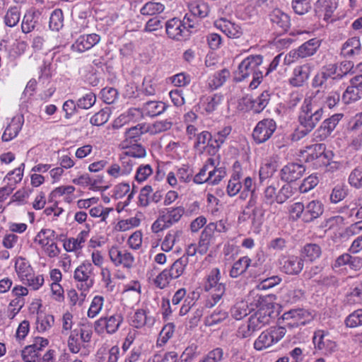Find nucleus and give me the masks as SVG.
Returning a JSON list of instances; mask_svg holds the SVG:
<instances>
[{
  "label": "nucleus",
  "instance_id": "f257e3e1",
  "mask_svg": "<svg viewBox=\"0 0 362 362\" xmlns=\"http://www.w3.org/2000/svg\"><path fill=\"white\" fill-rule=\"evenodd\" d=\"M320 95L317 90L313 95L304 99L298 115L299 128L293 134L295 139L298 140L308 135L322 119L324 102Z\"/></svg>",
  "mask_w": 362,
  "mask_h": 362
},
{
  "label": "nucleus",
  "instance_id": "f03ea898",
  "mask_svg": "<svg viewBox=\"0 0 362 362\" xmlns=\"http://www.w3.org/2000/svg\"><path fill=\"white\" fill-rule=\"evenodd\" d=\"M263 59L259 54L250 55L244 59L238 66L235 78L237 81H242L252 76V80L250 83L252 89L256 88L262 82L263 73L259 70Z\"/></svg>",
  "mask_w": 362,
  "mask_h": 362
},
{
  "label": "nucleus",
  "instance_id": "7ed1b4c3",
  "mask_svg": "<svg viewBox=\"0 0 362 362\" xmlns=\"http://www.w3.org/2000/svg\"><path fill=\"white\" fill-rule=\"evenodd\" d=\"M221 272L216 268L209 272L204 283V291L207 293L205 306L213 308L223 298L226 292V284L220 282Z\"/></svg>",
  "mask_w": 362,
  "mask_h": 362
},
{
  "label": "nucleus",
  "instance_id": "20e7f679",
  "mask_svg": "<svg viewBox=\"0 0 362 362\" xmlns=\"http://www.w3.org/2000/svg\"><path fill=\"white\" fill-rule=\"evenodd\" d=\"M286 330L283 326L271 327L261 332L254 342L257 351L270 348L280 341L285 336Z\"/></svg>",
  "mask_w": 362,
  "mask_h": 362
},
{
  "label": "nucleus",
  "instance_id": "39448f33",
  "mask_svg": "<svg viewBox=\"0 0 362 362\" xmlns=\"http://www.w3.org/2000/svg\"><path fill=\"white\" fill-rule=\"evenodd\" d=\"M123 321L124 317L120 313L106 314L95 321L94 329L100 335L105 334L112 335L119 330Z\"/></svg>",
  "mask_w": 362,
  "mask_h": 362
},
{
  "label": "nucleus",
  "instance_id": "423d86ee",
  "mask_svg": "<svg viewBox=\"0 0 362 362\" xmlns=\"http://www.w3.org/2000/svg\"><path fill=\"white\" fill-rule=\"evenodd\" d=\"M313 344L315 351L324 356H330L337 351L338 344L329 332L324 329H317L314 332Z\"/></svg>",
  "mask_w": 362,
  "mask_h": 362
},
{
  "label": "nucleus",
  "instance_id": "0eeeda50",
  "mask_svg": "<svg viewBox=\"0 0 362 362\" xmlns=\"http://www.w3.org/2000/svg\"><path fill=\"white\" fill-rule=\"evenodd\" d=\"M93 266L88 261L77 267L74 274V279L78 282L77 287L83 291H88L93 286Z\"/></svg>",
  "mask_w": 362,
  "mask_h": 362
},
{
  "label": "nucleus",
  "instance_id": "6e6552de",
  "mask_svg": "<svg viewBox=\"0 0 362 362\" xmlns=\"http://www.w3.org/2000/svg\"><path fill=\"white\" fill-rule=\"evenodd\" d=\"M188 8L191 15L185 14L182 19V28L189 33L193 31L190 29H194L197 25V17L204 18L208 14V8L204 4L197 1H193L188 4Z\"/></svg>",
  "mask_w": 362,
  "mask_h": 362
},
{
  "label": "nucleus",
  "instance_id": "1a4fd4ad",
  "mask_svg": "<svg viewBox=\"0 0 362 362\" xmlns=\"http://www.w3.org/2000/svg\"><path fill=\"white\" fill-rule=\"evenodd\" d=\"M312 319L313 315L309 311L303 308L292 309L282 315L280 323L290 328H293L305 325Z\"/></svg>",
  "mask_w": 362,
  "mask_h": 362
},
{
  "label": "nucleus",
  "instance_id": "9d476101",
  "mask_svg": "<svg viewBox=\"0 0 362 362\" xmlns=\"http://www.w3.org/2000/svg\"><path fill=\"white\" fill-rule=\"evenodd\" d=\"M325 145L323 144H315L305 147V149L301 151V156L305 162H314L313 165L317 168L322 163L327 164L325 160L327 159V153L325 152Z\"/></svg>",
  "mask_w": 362,
  "mask_h": 362
},
{
  "label": "nucleus",
  "instance_id": "9b49d317",
  "mask_svg": "<svg viewBox=\"0 0 362 362\" xmlns=\"http://www.w3.org/2000/svg\"><path fill=\"white\" fill-rule=\"evenodd\" d=\"M276 129V123L273 119H264L256 124L252 137L257 144H262L269 140Z\"/></svg>",
  "mask_w": 362,
  "mask_h": 362
},
{
  "label": "nucleus",
  "instance_id": "f8f14e48",
  "mask_svg": "<svg viewBox=\"0 0 362 362\" xmlns=\"http://www.w3.org/2000/svg\"><path fill=\"white\" fill-rule=\"evenodd\" d=\"M337 81L336 68L334 64H330L323 66L316 74L312 80V86L313 88L324 87L327 88L331 87Z\"/></svg>",
  "mask_w": 362,
  "mask_h": 362
},
{
  "label": "nucleus",
  "instance_id": "ddd939ff",
  "mask_svg": "<svg viewBox=\"0 0 362 362\" xmlns=\"http://www.w3.org/2000/svg\"><path fill=\"white\" fill-rule=\"evenodd\" d=\"M109 257L115 267L122 266L130 269L134 264V255L126 249H119L117 247H112L109 250Z\"/></svg>",
  "mask_w": 362,
  "mask_h": 362
},
{
  "label": "nucleus",
  "instance_id": "4468645a",
  "mask_svg": "<svg viewBox=\"0 0 362 362\" xmlns=\"http://www.w3.org/2000/svg\"><path fill=\"white\" fill-rule=\"evenodd\" d=\"M320 46V41L317 38H313L301 45L298 49L289 52L286 58H292L291 62L299 58H306L313 56Z\"/></svg>",
  "mask_w": 362,
  "mask_h": 362
},
{
  "label": "nucleus",
  "instance_id": "2eb2a0df",
  "mask_svg": "<svg viewBox=\"0 0 362 362\" xmlns=\"http://www.w3.org/2000/svg\"><path fill=\"white\" fill-rule=\"evenodd\" d=\"M342 117V114H334L325 119L315 131L313 134L315 138L320 141L325 140L332 134Z\"/></svg>",
  "mask_w": 362,
  "mask_h": 362
},
{
  "label": "nucleus",
  "instance_id": "dca6fc26",
  "mask_svg": "<svg viewBox=\"0 0 362 362\" xmlns=\"http://www.w3.org/2000/svg\"><path fill=\"white\" fill-rule=\"evenodd\" d=\"M305 171V168L302 164L290 163L281 169L279 177L282 181L289 183L300 179Z\"/></svg>",
  "mask_w": 362,
  "mask_h": 362
},
{
  "label": "nucleus",
  "instance_id": "f3484780",
  "mask_svg": "<svg viewBox=\"0 0 362 362\" xmlns=\"http://www.w3.org/2000/svg\"><path fill=\"white\" fill-rule=\"evenodd\" d=\"M100 40V35L96 33L80 35L72 44L71 49L74 52L83 53L98 44Z\"/></svg>",
  "mask_w": 362,
  "mask_h": 362
},
{
  "label": "nucleus",
  "instance_id": "a211bd4d",
  "mask_svg": "<svg viewBox=\"0 0 362 362\" xmlns=\"http://www.w3.org/2000/svg\"><path fill=\"white\" fill-rule=\"evenodd\" d=\"M272 313L271 308L268 305L262 306L250 317L247 322L253 330L257 332L266 325L269 324Z\"/></svg>",
  "mask_w": 362,
  "mask_h": 362
},
{
  "label": "nucleus",
  "instance_id": "6ab92c4d",
  "mask_svg": "<svg viewBox=\"0 0 362 362\" xmlns=\"http://www.w3.org/2000/svg\"><path fill=\"white\" fill-rule=\"evenodd\" d=\"M311 73V66L305 64L296 66L293 70L292 76L289 78V84L294 87H300L308 79Z\"/></svg>",
  "mask_w": 362,
  "mask_h": 362
},
{
  "label": "nucleus",
  "instance_id": "aec40b11",
  "mask_svg": "<svg viewBox=\"0 0 362 362\" xmlns=\"http://www.w3.org/2000/svg\"><path fill=\"white\" fill-rule=\"evenodd\" d=\"M337 5V0H317L315 4V11L319 17H322L325 21H328Z\"/></svg>",
  "mask_w": 362,
  "mask_h": 362
},
{
  "label": "nucleus",
  "instance_id": "412c9836",
  "mask_svg": "<svg viewBox=\"0 0 362 362\" xmlns=\"http://www.w3.org/2000/svg\"><path fill=\"white\" fill-rule=\"evenodd\" d=\"M351 254L346 252L339 255L333 264V268L336 269L347 265L352 270H360L362 268V257L351 256Z\"/></svg>",
  "mask_w": 362,
  "mask_h": 362
},
{
  "label": "nucleus",
  "instance_id": "4be33fe9",
  "mask_svg": "<svg viewBox=\"0 0 362 362\" xmlns=\"http://www.w3.org/2000/svg\"><path fill=\"white\" fill-rule=\"evenodd\" d=\"M214 24L217 29L221 30L230 38H238L243 35V29L239 25L226 19L217 20Z\"/></svg>",
  "mask_w": 362,
  "mask_h": 362
},
{
  "label": "nucleus",
  "instance_id": "5701e85b",
  "mask_svg": "<svg viewBox=\"0 0 362 362\" xmlns=\"http://www.w3.org/2000/svg\"><path fill=\"white\" fill-rule=\"evenodd\" d=\"M23 122L24 119L22 115L13 117L6 126L2 134V140L4 141H10L13 139L16 138L22 129Z\"/></svg>",
  "mask_w": 362,
  "mask_h": 362
},
{
  "label": "nucleus",
  "instance_id": "b1692460",
  "mask_svg": "<svg viewBox=\"0 0 362 362\" xmlns=\"http://www.w3.org/2000/svg\"><path fill=\"white\" fill-rule=\"evenodd\" d=\"M303 221L310 223L319 218L324 211V205L320 201L312 200L305 205Z\"/></svg>",
  "mask_w": 362,
  "mask_h": 362
},
{
  "label": "nucleus",
  "instance_id": "393cba45",
  "mask_svg": "<svg viewBox=\"0 0 362 362\" xmlns=\"http://www.w3.org/2000/svg\"><path fill=\"white\" fill-rule=\"evenodd\" d=\"M269 19L273 26L276 29H280V32L287 30L291 24L288 15L279 8H275L270 13Z\"/></svg>",
  "mask_w": 362,
  "mask_h": 362
},
{
  "label": "nucleus",
  "instance_id": "a878e982",
  "mask_svg": "<svg viewBox=\"0 0 362 362\" xmlns=\"http://www.w3.org/2000/svg\"><path fill=\"white\" fill-rule=\"evenodd\" d=\"M282 270L287 274H299L303 269V260L297 256H289L281 262Z\"/></svg>",
  "mask_w": 362,
  "mask_h": 362
},
{
  "label": "nucleus",
  "instance_id": "bb28decb",
  "mask_svg": "<svg viewBox=\"0 0 362 362\" xmlns=\"http://www.w3.org/2000/svg\"><path fill=\"white\" fill-rule=\"evenodd\" d=\"M86 226L88 229L81 230L76 238H70L64 240L63 246L66 252L76 251L83 247V244L88 236L90 230L88 226Z\"/></svg>",
  "mask_w": 362,
  "mask_h": 362
},
{
  "label": "nucleus",
  "instance_id": "cd10ccee",
  "mask_svg": "<svg viewBox=\"0 0 362 362\" xmlns=\"http://www.w3.org/2000/svg\"><path fill=\"white\" fill-rule=\"evenodd\" d=\"M145 133H148L147 124L146 123L138 124L136 126L128 128L124 132L125 140L123 143L130 144L132 141L136 142L140 136Z\"/></svg>",
  "mask_w": 362,
  "mask_h": 362
},
{
  "label": "nucleus",
  "instance_id": "c85d7f7f",
  "mask_svg": "<svg viewBox=\"0 0 362 362\" xmlns=\"http://www.w3.org/2000/svg\"><path fill=\"white\" fill-rule=\"evenodd\" d=\"M15 272L20 281L25 277H29L34 270L28 260L22 257H18L15 260Z\"/></svg>",
  "mask_w": 362,
  "mask_h": 362
},
{
  "label": "nucleus",
  "instance_id": "c756f323",
  "mask_svg": "<svg viewBox=\"0 0 362 362\" xmlns=\"http://www.w3.org/2000/svg\"><path fill=\"white\" fill-rule=\"evenodd\" d=\"M145 117H153L162 114L166 109V105L160 101L150 100L145 103L143 106Z\"/></svg>",
  "mask_w": 362,
  "mask_h": 362
},
{
  "label": "nucleus",
  "instance_id": "7c9ffc66",
  "mask_svg": "<svg viewBox=\"0 0 362 362\" xmlns=\"http://www.w3.org/2000/svg\"><path fill=\"white\" fill-rule=\"evenodd\" d=\"M276 163L272 158L265 159L261 164L259 170V182L262 183L265 180L272 177L276 170Z\"/></svg>",
  "mask_w": 362,
  "mask_h": 362
},
{
  "label": "nucleus",
  "instance_id": "2f4dec72",
  "mask_svg": "<svg viewBox=\"0 0 362 362\" xmlns=\"http://www.w3.org/2000/svg\"><path fill=\"white\" fill-rule=\"evenodd\" d=\"M229 76V71L226 69H223L209 77L207 86L211 90H216L223 86Z\"/></svg>",
  "mask_w": 362,
  "mask_h": 362
},
{
  "label": "nucleus",
  "instance_id": "473e14b6",
  "mask_svg": "<svg viewBox=\"0 0 362 362\" xmlns=\"http://www.w3.org/2000/svg\"><path fill=\"white\" fill-rule=\"evenodd\" d=\"M221 100L222 96L218 94L204 96L201 99L199 108L207 113H211L216 110Z\"/></svg>",
  "mask_w": 362,
  "mask_h": 362
},
{
  "label": "nucleus",
  "instance_id": "72a5a7b5",
  "mask_svg": "<svg viewBox=\"0 0 362 362\" xmlns=\"http://www.w3.org/2000/svg\"><path fill=\"white\" fill-rule=\"evenodd\" d=\"M362 97V90L358 84L349 86L342 95V100L346 104H350L358 101Z\"/></svg>",
  "mask_w": 362,
  "mask_h": 362
},
{
  "label": "nucleus",
  "instance_id": "f704fd0d",
  "mask_svg": "<svg viewBox=\"0 0 362 362\" xmlns=\"http://www.w3.org/2000/svg\"><path fill=\"white\" fill-rule=\"evenodd\" d=\"M361 50V42L358 37H354L348 39L341 47V54L344 57H351L358 54Z\"/></svg>",
  "mask_w": 362,
  "mask_h": 362
},
{
  "label": "nucleus",
  "instance_id": "c9c22d12",
  "mask_svg": "<svg viewBox=\"0 0 362 362\" xmlns=\"http://www.w3.org/2000/svg\"><path fill=\"white\" fill-rule=\"evenodd\" d=\"M156 272H148L147 277L148 281L153 284L157 288L163 289L167 286L170 282L168 276L167 269H164L163 272L159 273L156 277H154Z\"/></svg>",
  "mask_w": 362,
  "mask_h": 362
},
{
  "label": "nucleus",
  "instance_id": "e433bc0d",
  "mask_svg": "<svg viewBox=\"0 0 362 362\" xmlns=\"http://www.w3.org/2000/svg\"><path fill=\"white\" fill-rule=\"evenodd\" d=\"M244 214H249V218L251 219V223L255 233H259V228L262 224V219L264 215V210L262 206H255L250 211H244Z\"/></svg>",
  "mask_w": 362,
  "mask_h": 362
},
{
  "label": "nucleus",
  "instance_id": "4c0bfd02",
  "mask_svg": "<svg viewBox=\"0 0 362 362\" xmlns=\"http://www.w3.org/2000/svg\"><path fill=\"white\" fill-rule=\"evenodd\" d=\"M129 143H123L124 151L122 152V154L132 158L133 160H134V158H144L146 156V149L141 144H134L129 146Z\"/></svg>",
  "mask_w": 362,
  "mask_h": 362
},
{
  "label": "nucleus",
  "instance_id": "58836bf2",
  "mask_svg": "<svg viewBox=\"0 0 362 362\" xmlns=\"http://www.w3.org/2000/svg\"><path fill=\"white\" fill-rule=\"evenodd\" d=\"M166 33L169 37L179 40L181 36V20L178 18H173L165 23Z\"/></svg>",
  "mask_w": 362,
  "mask_h": 362
},
{
  "label": "nucleus",
  "instance_id": "ea45409f",
  "mask_svg": "<svg viewBox=\"0 0 362 362\" xmlns=\"http://www.w3.org/2000/svg\"><path fill=\"white\" fill-rule=\"evenodd\" d=\"M250 264L251 259L247 256L240 257L233 264L230 271V276L232 278H237L247 270Z\"/></svg>",
  "mask_w": 362,
  "mask_h": 362
},
{
  "label": "nucleus",
  "instance_id": "a19ab883",
  "mask_svg": "<svg viewBox=\"0 0 362 362\" xmlns=\"http://www.w3.org/2000/svg\"><path fill=\"white\" fill-rule=\"evenodd\" d=\"M35 11H27L21 23V30L23 33L28 34L32 32L36 27L37 20Z\"/></svg>",
  "mask_w": 362,
  "mask_h": 362
},
{
  "label": "nucleus",
  "instance_id": "79ce46f5",
  "mask_svg": "<svg viewBox=\"0 0 362 362\" xmlns=\"http://www.w3.org/2000/svg\"><path fill=\"white\" fill-rule=\"evenodd\" d=\"M54 316L44 313H37L36 319V329L39 332H45L53 326Z\"/></svg>",
  "mask_w": 362,
  "mask_h": 362
},
{
  "label": "nucleus",
  "instance_id": "37998d69",
  "mask_svg": "<svg viewBox=\"0 0 362 362\" xmlns=\"http://www.w3.org/2000/svg\"><path fill=\"white\" fill-rule=\"evenodd\" d=\"M21 281L30 289L37 291L43 286L45 279L42 274H36L33 270L29 277H25Z\"/></svg>",
  "mask_w": 362,
  "mask_h": 362
},
{
  "label": "nucleus",
  "instance_id": "c03bdc74",
  "mask_svg": "<svg viewBox=\"0 0 362 362\" xmlns=\"http://www.w3.org/2000/svg\"><path fill=\"white\" fill-rule=\"evenodd\" d=\"M262 203L271 206L274 203L279 204V194L277 188L270 185L266 187L262 194Z\"/></svg>",
  "mask_w": 362,
  "mask_h": 362
},
{
  "label": "nucleus",
  "instance_id": "a18cd8bd",
  "mask_svg": "<svg viewBox=\"0 0 362 362\" xmlns=\"http://www.w3.org/2000/svg\"><path fill=\"white\" fill-rule=\"evenodd\" d=\"M216 163H218L217 160L214 158H209L206 164L200 170L199 173L194 177V182L197 184H202L206 182H209L208 172Z\"/></svg>",
  "mask_w": 362,
  "mask_h": 362
},
{
  "label": "nucleus",
  "instance_id": "49530a36",
  "mask_svg": "<svg viewBox=\"0 0 362 362\" xmlns=\"http://www.w3.org/2000/svg\"><path fill=\"white\" fill-rule=\"evenodd\" d=\"M322 251L320 247L317 244H307L302 250V256L308 261L313 262L319 258Z\"/></svg>",
  "mask_w": 362,
  "mask_h": 362
},
{
  "label": "nucleus",
  "instance_id": "de8ad7c7",
  "mask_svg": "<svg viewBox=\"0 0 362 362\" xmlns=\"http://www.w3.org/2000/svg\"><path fill=\"white\" fill-rule=\"evenodd\" d=\"M250 313L248 303L246 301L240 300L237 302L231 308L230 313L232 317L240 320L247 316Z\"/></svg>",
  "mask_w": 362,
  "mask_h": 362
},
{
  "label": "nucleus",
  "instance_id": "09e8293b",
  "mask_svg": "<svg viewBox=\"0 0 362 362\" xmlns=\"http://www.w3.org/2000/svg\"><path fill=\"white\" fill-rule=\"evenodd\" d=\"M111 110L109 107L103 108L90 118V123L100 127L105 124L110 119Z\"/></svg>",
  "mask_w": 362,
  "mask_h": 362
},
{
  "label": "nucleus",
  "instance_id": "8fccbe9b",
  "mask_svg": "<svg viewBox=\"0 0 362 362\" xmlns=\"http://www.w3.org/2000/svg\"><path fill=\"white\" fill-rule=\"evenodd\" d=\"M165 6L159 2L148 1L140 9L141 14L144 16H153L162 13Z\"/></svg>",
  "mask_w": 362,
  "mask_h": 362
},
{
  "label": "nucleus",
  "instance_id": "3c124183",
  "mask_svg": "<svg viewBox=\"0 0 362 362\" xmlns=\"http://www.w3.org/2000/svg\"><path fill=\"white\" fill-rule=\"evenodd\" d=\"M20 18L21 12L19 8L16 6H13L6 11L4 17V21L7 26L13 28L18 23Z\"/></svg>",
  "mask_w": 362,
  "mask_h": 362
},
{
  "label": "nucleus",
  "instance_id": "603ef678",
  "mask_svg": "<svg viewBox=\"0 0 362 362\" xmlns=\"http://www.w3.org/2000/svg\"><path fill=\"white\" fill-rule=\"evenodd\" d=\"M49 25L51 30L59 31L64 26V15L61 9L54 10L49 18Z\"/></svg>",
  "mask_w": 362,
  "mask_h": 362
},
{
  "label": "nucleus",
  "instance_id": "864d4df0",
  "mask_svg": "<svg viewBox=\"0 0 362 362\" xmlns=\"http://www.w3.org/2000/svg\"><path fill=\"white\" fill-rule=\"evenodd\" d=\"M55 240V232L51 229H42L35 238V242L37 243L41 247Z\"/></svg>",
  "mask_w": 362,
  "mask_h": 362
},
{
  "label": "nucleus",
  "instance_id": "5fc2aeb1",
  "mask_svg": "<svg viewBox=\"0 0 362 362\" xmlns=\"http://www.w3.org/2000/svg\"><path fill=\"white\" fill-rule=\"evenodd\" d=\"M336 68L337 80H340L344 76L348 74H356L354 65L351 61H343L339 65L334 64Z\"/></svg>",
  "mask_w": 362,
  "mask_h": 362
},
{
  "label": "nucleus",
  "instance_id": "6e6d98bb",
  "mask_svg": "<svg viewBox=\"0 0 362 362\" xmlns=\"http://www.w3.org/2000/svg\"><path fill=\"white\" fill-rule=\"evenodd\" d=\"M33 188L23 187L16 192L11 197L9 204L17 203L18 205H23L26 204L27 199L33 192Z\"/></svg>",
  "mask_w": 362,
  "mask_h": 362
},
{
  "label": "nucleus",
  "instance_id": "4d7b16f0",
  "mask_svg": "<svg viewBox=\"0 0 362 362\" xmlns=\"http://www.w3.org/2000/svg\"><path fill=\"white\" fill-rule=\"evenodd\" d=\"M175 331V325L173 323L165 325L160 332L157 339V345L162 346L172 337Z\"/></svg>",
  "mask_w": 362,
  "mask_h": 362
},
{
  "label": "nucleus",
  "instance_id": "13d9d810",
  "mask_svg": "<svg viewBox=\"0 0 362 362\" xmlns=\"http://www.w3.org/2000/svg\"><path fill=\"white\" fill-rule=\"evenodd\" d=\"M104 303V298L102 296H95L90 303L88 310V316L94 318L101 311Z\"/></svg>",
  "mask_w": 362,
  "mask_h": 362
},
{
  "label": "nucleus",
  "instance_id": "bf43d9fd",
  "mask_svg": "<svg viewBox=\"0 0 362 362\" xmlns=\"http://www.w3.org/2000/svg\"><path fill=\"white\" fill-rule=\"evenodd\" d=\"M348 194L347 187L344 185H337L333 189L330 194L332 203L337 204L343 200Z\"/></svg>",
  "mask_w": 362,
  "mask_h": 362
},
{
  "label": "nucleus",
  "instance_id": "052dcab7",
  "mask_svg": "<svg viewBox=\"0 0 362 362\" xmlns=\"http://www.w3.org/2000/svg\"><path fill=\"white\" fill-rule=\"evenodd\" d=\"M146 311L143 309L136 310L131 317V325L136 328L143 327L147 322Z\"/></svg>",
  "mask_w": 362,
  "mask_h": 362
},
{
  "label": "nucleus",
  "instance_id": "680f3d73",
  "mask_svg": "<svg viewBox=\"0 0 362 362\" xmlns=\"http://www.w3.org/2000/svg\"><path fill=\"white\" fill-rule=\"evenodd\" d=\"M319 183V178L315 174H312L305 178L299 186L300 193H307L314 189Z\"/></svg>",
  "mask_w": 362,
  "mask_h": 362
},
{
  "label": "nucleus",
  "instance_id": "e2e57ef3",
  "mask_svg": "<svg viewBox=\"0 0 362 362\" xmlns=\"http://www.w3.org/2000/svg\"><path fill=\"white\" fill-rule=\"evenodd\" d=\"M226 171L223 168H217L216 164L209 169L208 172L209 183L218 184L225 176Z\"/></svg>",
  "mask_w": 362,
  "mask_h": 362
},
{
  "label": "nucleus",
  "instance_id": "0e129e2a",
  "mask_svg": "<svg viewBox=\"0 0 362 362\" xmlns=\"http://www.w3.org/2000/svg\"><path fill=\"white\" fill-rule=\"evenodd\" d=\"M345 325L350 328H355L362 325V309H358L350 315L345 319Z\"/></svg>",
  "mask_w": 362,
  "mask_h": 362
},
{
  "label": "nucleus",
  "instance_id": "69168bd1",
  "mask_svg": "<svg viewBox=\"0 0 362 362\" xmlns=\"http://www.w3.org/2000/svg\"><path fill=\"white\" fill-rule=\"evenodd\" d=\"M345 325L350 328H355L362 325V309H358L350 315L345 319Z\"/></svg>",
  "mask_w": 362,
  "mask_h": 362
},
{
  "label": "nucleus",
  "instance_id": "338daca9",
  "mask_svg": "<svg viewBox=\"0 0 362 362\" xmlns=\"http://www.w3.org/2000/svg\"><path fill=\"white\" fill-rule=\"evenodd\" d=\"M41 354L31 345L26 346L21 351V356L25 362H37Z\"/></svg>",
  "mask_w": 362,
  "mask_h": 362
},
{
  "label": "nucleus",
  "instance_id": "774afa93",
  "mask_svg": "<svg viewBox=\"0 0 362 362\" xmlns=\"http://www.w3.org/2000/svg\"><path fill=\"white\" fill-rule=\"evenodd\" d=\"M349 184L356 188H362V168H355L350 173L348 178Z\"/></svg>",
  "mask_w": 362,
  "mask_h": 362
}]
</instances>
